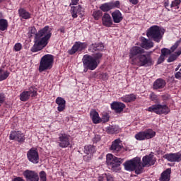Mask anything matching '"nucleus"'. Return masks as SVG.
Segmentation results:
<instances>
[{"mask_svg": "<svg viewBox=\"0 0 181 181\" xmlns=\"http://www.w3.org/2000/svg\"><path fill=\"white\" fill-rule=\"evenodd\" d=\"M49 29V25H47L38 31V35H37L38 40L36 41L37 45H38V52L47 46L49 40L52 37V31Z\"/></svg>", "mask_w": 181, "mask_h": 181, "instance_id": "obj_1", "label": "nucleus"}, {"mask_svg": "<svg viewBox=\"0 0 181 181\" xmlns=\"http://www.w3.org/2000/svg\"><path fill=\"white\" fill-rule=\"evenodd\" d=\"M101 59H103V53H96L93 57L85 54L82 59L83 66L88 70H95L96 67H98Z\"/></svg>", "mask_w": 181, "mask_h": 181, "instance_id": "obj_2", "label": "nucleus"}, {"mask_svg": "<svg viewBox=\"0 0 181 181\" xmlns=\"http://www.w3.org/2000/svg\"><path fill=\"white\" fill-rule=\"evenodd\" d=\"M125 170L129 172L135 171L136 175H141L144 172L141 158L136 157L132 160H127L124 163Z\"/></svg>", "mask_w": 181, "mask_h": 181, "instance_id": "obj_3", "label": "nucleus"}, {"mask_svg": "<svg viewBox=\"0 0 181 181\" xmlns=\"http://www.w3.org/2000/svg\"><path fill=\"white\" fill-rule=\"evenodd\" d=\"M125 159L116 157L115 156L108 153L106 156V163L112 172H119L121 170V165L124 163Z\"/></svg>", "mask_w": 181, "mask_h": 181, "instance_id": "obj_4", "label": "nucleus"}, {"mask_svg": "<svg viewBox=\"0 0 181 181\" xmlns=\"http://www.w3.org/2000/svg\"><path fill=\"white\" fill-rule=\"evenodd\" d=\"M163 35H165V30L160 29L158 25L150 27L146 32V36L148 39L153 40V42H156V43H159L160 40H162Z\"/></svg>", "mask_w": 181, "mask_h": 181, "instance_id": "obj_5", "label": "nucleus"}, {"mask_svg": "<svg viewBox=\"0 0 181 181\" xmlns=\"http://www.w3.org/2000/svg\"><path fill=\"white\" fill-rule=\"evenodd\" d=\"M132 64L139 67H151V66H153V59H152L150 54H141L132 59Z\"/></svg>", "mask_w": 181, "mask_h": 181, "instance_id": "obj_6", "label": "nucleus"}, {"mask_svg": "<svg viewBox=\"0 0 181 181\" xmlns=\"http://www.w3.org/2000/svg\"><path fill=\"white\" fill-rule=\"evenodd\" d=\"M54 62V57L52 54L44 55L40 60L39 66V71L42 73L45 70H50L53 67V63Z\"/></svg>", "mask_w": 181, "mask_h": 181, "instance_id": "obj_7", "label": "nucleus"}, {"mask_svg": "<svg viewBox=\"0 0 181 181\" xmlns=\"http://www.w3.org/2000/svg\"><path fill=\"white\" fill-rule=\"evenodd\" d=\"M148 111L149 112H155V114H158V115H162V114L168 115L170 112V108L166 105L156 104L149 107Z\"/></svg>", "mask_w": 181, "mask_h": 181, "instance_id": "obj_8", "label": "nucleus"}, {"mask_svg": "<svg viewBox=\"0 0 181 181\" xmlns=\"http://www.w3.org/2000/svg\"><path fill=\"white\" fill-rule=\"evenodd\" d=\"M37 36H39V32H37L36 28H35V26L29 27L28 37H29V39H32V37H34V45L31 48V52H33V53H36V52H39V45H37V40H39Z\"/></svg>", "mask_w": 181, "mask_h": 181, "instance_id": "obj_9", "label": "nucleus"}, {"mask_svg": "<svg viewBox=\"0 0 181 181\" xmlns=\"http://www.w3.org/2000/svg\"><path fill=\"white\" fill-rule=\"evenodd\" d=\"M27 158L31 163H34L35 165L39 163V151H37V148H31L27 152Z\"/></svg>", "mask_w": 181, "mask_h": 181, "instance_id": "obj_10", "label": "nucleus"}, {"mask_svg": "<svg viewBox=\"0 0 181 181\" xmlns=\"http://www.w3.org/2000/svg\"><path fill=\"white\" fill-rule=\"evenodd\" d=\"M88 50L90 53L97 54V53H103V52H105V46H104L103 42H95L89 45Z\"/></svg>", "mask_w": 181, "mask_h": 181, "instance_id": "obj_11", "label": "nucleus"}, {"mask_svg": "<svg viewBox=\"0 0 181 181\" xmlns=\"http://www.w3.org/2000/svg\"><path fill=\"white\" fill-rule=\"evenodd\" d=\"M84 49H87V43L81 42H76L71 49L68 51L69 54H74L76 52H82Z\"/></svg>", "mask_w": 181, "mask_h": 181, "instance_id": "obj_12", "label": "nucleus"}, {"mask_svg": "<svg viewBox=\"0 0 181 181\" xmlns=\"http://www.w3.org/2000/svg\"><path fill=\"white\" fill-rule=\"evenodd\" d=\"M124 146L122 145V141L121 139H117L112 142V145L110 147V150L113 152V153H119L122 151Z\"/></svg>", "mask_w": 181, "mask_h": 181, "instance_id": "obj_13", "label": "nucleus"}, {"mask_svg": "<svg viewBox=\"0 0 181 181\" xmlns=\"http://www.w3.org/2000/svg\"><path fill=\"white\" fill-rule=\"evenodd\" d=\"M23 175L27 181H39V175L35 171L26 170Z\"/></svg>", "mask_w": 181, "mask_h": 181, "instance_id": "obj_14", "label": "nucleus"}, {"mask_svg": "<svg viewBox=\"0 0 181 181\" xmlns=\"http://www.w3.org/2000/svg\"><path fill=\"white\" fill-rule=\"evenodd\" d=\"M58 144L60 148H67L70 145V138L66 134H61L58 138Z\"/></svg>", "mask_w": 181, "mask_h": 181, "instance_id": "obj_15", "label": "nucleus"}, {"mask_svg": "<svg viewBox=\"0 0 181 181\" xmlns=\"http://www.w3.org/2000/svg\"><path fill=\"white\" fill-rule=\"evenodd\" d=\"M163 158L167 159L168 162H181V153L180 152L167 153L163 156Z\"/></svg>", "mask_w": 181, "mask_h": 181, "instance_id": "obj_16", "label": "nucleus"}, {"mask_svg": "<svg viewBox=\"0 0 181 181\" xmlns=\"http://www.w3.org/2000/svg\"><path fill=\"white\" fill-rule=\"evenodd\" d=\"M142 162L143 163H141V168H143L144 170V168H145L146 166L153 165L156 160L153 159V155L149 154L143 157Z\"/></svg>", "mask_w": 181, "mask_h": 181, "instance_id": "obj_17", "label": "nucleus"}, {"mask_svg": "<svg viewBox=\"0 0 181 181\" xmlns=\"http://www.w3.org/2000/svg\"><path fill=\"white\" fill-rule=\"evenodd\" d=\"M71 12L72 18H77L78 16H79V18H83L84 15V8H83L81 6L78 5L71 7Z\"/></svg>", "mask_w": 181, "mask_h": 181, "instance_id": "obj_18", "label": "nucleus"}, {"mask_svg": "<svg viewBox=\"0 0 181 181\" xmlns=\"http://www.w3.org/2000/svg\"><path fill=\"white\" fill-rule=\"evenodd\" d=\"M11 140L15 139L18 142H20L21 144H23L25 142V135L22 134L21 132H12L10 134L9 136Z\"/></svg>", "mask_w": 181, "mask_h": 181, "instance_id": "obj_19", "label": "nucleus"}, {"mask_svg": "<svg viewBox=\"0 0 181 181\" xmlns=\"http://www.w3.org/2000/svg\"><path fill=\"white\" fill-rule=\"evenodd\" d=\"M181 40H177L171 47L170 49L167 48H163L161 49V54L164 57L169 56V54H172V52L175 51V49L179 47V45H180Z\"/></svg>", "mask_w": 181, "mask_h": 181, "instance_id": "obj_20", "label": "nucleus"}, {"mask_svg": "<svg viewBox=\"0 0 181 181\" xmlns=\"http://www.w3.org/2000/svg\"><path fill=\"white\" fill-rule=\"evenodd\" d=\"M112 18L108 13H105L102 16V25L106 28H111L112 26Z\"/></svg>", "mask_w": 181, "mask_h": 181, "instance_id": "obj_21", "label": "nucleus"}, {"mask_svg": "<svg viewBox=\"0 0 181 181\" xmlns=\"http://www.w3.org/2000/svg\"><path fill=\"white\" fill-rule=\"evenodd\" d=\"M111 108L117 114H119L124 111L125 108V104L121 102H113L111 104Z\"/></svg>", "mask_w": 181, "mask_h": 181, "instance_id": "obj_22", "label": "nucleus"}, {"mask_svg": "<svg viewBox=\"0 0 181 181\" xmlns=\"http://www.w3.org/2000/svg\"><path fill=\"white\" fill-rule=\"evenodd\" d=\"M144 52L145 50L140 47H132L130 49L129 58L132 59L135 56H138V54L141 55L142 53H144Z\"/></svg>", "mask_w": 181, "mask_h": 181, "instance_id": "obj_23", "label": "nucleus"}, {"mask_svg": "<svg viewBox=\"0 0 181 181\" xmlns=\"http://www.w3.org/2000/svg\"><path fill=\"white\" fill-rule=\"evenodd\" d=\"M56 104H57V110L59 112H62L64 110H66V100L62 97L57 98L55 100Z\"/></svg>", "mask_w": 181, "mask_h": 181, "instance_id": "obj_24", "label": "nucleus"}, {"mask_svg": "<svg viewBox=\"0 0 181 181\" xmlns=\"http://www.w3.org/2000/svg\"><path fill=\"white\" fill-rule=\"evenodd\" d=\"M112 17L114 23H119L122 21V19H124V17H122V13H121V11H119V10H116L112 12Z\"/></svg>", "mask_w": 181, "mask_h": 181, "instance_id": "obj_25", "label": "nucleus"}, {"mask_svg": "<svg viewBox=\"0 0 181 181\" xmlns=\"http://www.w3.org/2000/svg\"><path fill=\"white\" fill-rule=\"evenodd\" d=\"M170 173H172V169L168 168L164 170L159 178L160 181H169L170 180Z\"/></svg>", "mask_w": 181, "mask_h": 181, "instance_id": "obj_26", "label": "nucleus"}, {"mask_svg": "<svg viewBox=\"0 0 181 181\" xmlns=\"http://www.w3.org/2000/svg\"><path fill=\"white\" fill-rule=\"evenodd\" d=\"M90 116L93 124H100V122H102L101 119L100 118V115L96 110H91L90 112Z\"/></svg>", "mask_w": 181, "mask_h": 181, "instance_id": "obj_27", "label": "nucleus"}, {"mask_svg": "<svg viewBox=\"0 0 181 181\" xmlns=\"http://www.w3.org/2000/svg\"><path fill=\"white\" fill-rule=\"evenodd\" d=\"M165 86H166V81L162 78H158L153 83V88L154 90H160L163 88Z\"/></svg>", "mask_w": 181, "mask_h": 181, "instance_id": "obj_28", "label": "nucleus"}, {"mask_svg": "<svg viewBox=\"0 0 181 181\" xmlns=\"http://www.w3.org/2000/svg\"><path fill=\"white\" fill-rule=\"evenodd\" d=\"M141 47L148 50V49L153 47V42L143 37L141 38Z\"/></svg>", "mask_w": 181, "mask_h": 181, "instance_id": "obj_29", "label": "nucleus"}, {"mask_svg": "<svg viewBox=\"0 0 181 181\" xmlns=\"http://www.w3.org/2000/svg\"><path fill=\"white\" fill-rule=\"evenodd\" d=\"M119 131H120L119 127L117 125L109 126L106 128L107 134H110V135H112L114 134H118Z\"/></svg>", "mask_w": 181, "mask_h": 181, "instance_id": "obj_30", "label": "nucleus"}, {"mask_svg": "<svg viewBox=\"0 0 181 181\" xmlns=\"http://www.w3.org/2000/svg\"><path fill=\"white\" fill-rule=\"evenodd\" d=\"M122 101L124 103H132L136 100V95L134 93L126 95L121 98Z\"/></svg>", "mask_w": 181, "mask_h": 181, "instance_id": "obj_31", "label": "nucleus"}, {"mask_svg": "<svg viewBox=\"0 0 181 181\" xmlns=\"http://www.w3.org/2000/svg\"><path fill=\"white\" fill-rule=\"evenodd\" d=\"M18 14L23 19H30V13L28 12L24 8H20L18 10Z\"/></svg>", "mask_w": 181, "mask_h": 181, "instance_id": "obj_32", "label": "nucleus"}, {"mask_svg": "<svg viewBox=\"0 0 181 181\" xmlns=\"http://www.w3.org/2000/svg\"><path fill=\"white\" fill-rule=\"evenodd\" d=\"M156 135V132L152 130V129H148L144 131V136L146 139H152V138L155 137Z\"/></svg>", "mask_w": 181, "mask_h": 181, "instance_id": "obj_33", "label": "nucleus"}, {"mask_svg": "<svg viewBox=\"0 0 181 181\" xmlns=\"http://www.w3.org/2000/svg\"><path fill=\"white\" fill-rule=\"evenodd\" d=\"M8 20L5 18H0V30L1 32H5V30H8Z\"/></svg>", "mask_w": 181, "mask_h": 181, "instance_id": "obj_34", "label": "nucleus"}, {"mask_svg": "<svg viewBox=\"0 0 181 181\" xmlns=\"http://www.w3.org/2000/svg\"><path fill=\"white\" fill-rule=\"evenodd\" d=\"M94 152H95V148L94 146L91 144L85 146L84 153H86V155H91L92 153H94Z\"/></svg>", "mask_w": 181, "mask_h": 181, "instance_id": "obj_35", "label": "nucleus"}, {"mask_svg": "<svg viewBox=\"0 0 181 181\" xmlns=\"http://www.w3.org/2000/svg\"><path fill=\"white\" fill-rule=\"evenodd\" d=\"M100 9L103 12H109V11H111V9H112V7L111 6V2L105 3V4H102L100 6Z\"/></svg>", "mask_w": 181, "mask_h": 181, "instance_id": "obj_36", "label": "nucleus"}, {"mask_svg": "<svg viewBox=\"0 0 181 181\" xmlns=\"http://www.w3.org/2000/svg\"><path fill=\"white\" fill-rule=\"evenodd\" d=\"M28 95L31 97L32 98H35V97H37V88H36L34 86H31L29 88L28 91Z\"/></svg>", "mask_w": 181, "mask_h": 181, "instance_id": "obj_37", "label": "nucleus"}, {"mask_svg": "<svg viewBox=\"0 0 181 181\" xmlns=\"http://www.w3.org/2000/svg\"><path fill=\"white\" fill-rule=\"evenodd\" d=\"M30 98V96L29 95V93L28 91H23L20 94V100L21 101H28Z\"/></svg>", "mask_w": 181, "mask_h": 181, "instance_id": "obj_38", "label": "nucleus"}, {"mask_svg": "<svg viewBox=\"0 0 181 181\" xmlns=\"http://www.w3.org/2000/svg\"><path fill=\"white\" fill-rule=\"evenodd\" d=\"M92 16L95 21H98L103 16V11L101 10H96L93 11Z\"/></svg>", "mask_w": 181, "mask_h": 181, "instance_id": "obj_39", "label": "nucleus"}, {"mask_svg": "<svg viewBox=\"0 0 181 181\" xmlns=\"http://www.w3.org/2000/svg\"><path fill=\"white\" fill-rule=\"evenodd\" d=\"M9 77V71H6L2 74V69H0V81H4V80H6Z\"/></svg>", "mask_w": 181, "mask_h": 181, "instance_id": "obj_40", "label": "nucleus"}, {"mask_svg": "<svg viewBox=\"0 0 181 181\" xmlns=\"http://www.w3.org/2000/svg\"><path fill=\"white\" fill-rule=\"evenodd\" d=\"M135 139L137 141H145V139H146V137H145V132H140L137 133L135 135Z\"/></svg>", "mask_w": 181, "mask_h": 181, "instance_id": "obj_41", "label": "nucleus"}, {"mask_svg": "<svg viewBox=\"0 0 181 181\" xmlns=\"http://www.w3.org/2000/svg\"><path fill=\"white\" fill-rule=\"evenodd\" d=\"M181 4L180 0H174L170 4V8H175V9H179V6Z\"/></svg>", "mask_w": 181, "mask_h": 181, "instance_id": "obj_42", "label": "nucleus"}, {"mask_svg": "<svg viewBox=\"0 0 181 181\" xmlns=\"http://www.w3.org/2000/svg\"><path fill=\"white\" fill-rule=\"evenodd\" d=\"M110 5L112 6V9H114L115 8H119V6H121V3L119 1H116L115 2H110Z\"/></svg>", "mask_w": 181, "mask_h": 181, "instance_id": "obj_43", "label": "nucleus"}, {"mask_svg": "<svg viewBox=\"0 0 181 181\" xmlns=\"http://www.w3.org/2000/svg\"><path fill=\"white\" fill-rule=\"evenodd\" d=\"M176 59H177V55L173 54L168 57L167 62L168 63H172V62H175Z\"/></svg>", "mask_w": 181, "mask_h": 181, "instance_id": "obj_44", "label": "nucleus"}, {"mask_svg": "<svg viewBox=\"0 0 181 181\" xmlns=\"http://www.w3.org/2000/svg\"><path fill=\"white\" fill-rule=\"evenodd\" d=\"M40 181H46L47 178H46V172L45 171H41L40 173Z\"/></svg>", "mask_w": 181, "mask_h": 181, "instance_id": "obj_45", "label": "nucleus"}, {"mask_svg": "<svg viewBox=\"0 0 181 181\" xmlns=\"http://www.w3.org/2000/svg\"><path fill=\"white\" fill-rule=\"evenodd\" d=\"M101 120L103 121V122H108L110 121V116H108V114H105Z\"/></svg>", "mask_w": 181, "mask_h": 181, "instance_id": "obj_46", "label": "nucleus"}, {"mask_svg": "<svg viewBox=\"0 0 181 181\" xmlns=\"http://www.w3.org/2000/svg\"><path fill=\"white\" fill-rule=\"evenodd\" d=\"M22 49V45L21 43H16L14 46V50L16 52H20Z\"/></svg>", "mask_w": 181, "mask_h": 181, "instance_id": "obj_47", "label": "nucleus"}, {"mask_svg": "<svg viewBox=\"0 0 181 181\" xmlns=\"http://www.w3.org/2000/svg\"><path fill=\"white\" fill-rule=\"evenodd\" d=\"M150 100H151V101H157L158 100V95H156L155 94V93H151L150 94Z\"/></svg>", "mask_w": 181, "mask_h": 181, "instance_id": "obj_48", "label": "nucleus"}, {"mask_svg": "<svg viewBox=\"0 0 181 181\" xmlns=\"http://www.w3.org/2000/svg\"><path fill=\"white\" fill-rule=\"evenodd\" d=\"M165 56L161 54L158 59V64H160L165 62Z\"/></svg>", "mask_w": 181, "mask_h": 181, "instance_id": "obj_49", "label": "nucleus"}, {"mask_svg": "<svg viewBox=\"0 0 181 181\" xmlns=\"http://www.w3.org/2000/svg\"><path fill=\"white\" fill-rule=\"evenodd\" d=\"M105 177L106 178L107 181H114V177L110 174H105Z\"/></svg>", "mask_w": 181, "mask_h": 181, "instance_id": "obj_50", "label": "nucleus"}, {"mask_svg": "<svg viewBox=\"0 0 181 181\" xmlns=\"http://www.w3.org/2000/svg\"><path fill=\"white\" fill-rule=\"evenodd\" d=\"M93 142L97 144V142H100L101 141V136L100 135H96L93 139Z\"/></svg>", "mask_w": 181, "mask_h": 181, "instance_id": "obj_51", "label": "nucleus"}, {"mask_svg": "<svg viewBox=\"0 0 181 181\" xmlns=\"http://www.w3.org/2000/svg\"><path fill=\"white\" fill-rule=\"evenodd\" d=\"M175 77L177 78V80H181V72L177 71L175 74Z\"/></svg>", "mask_w": 181, "mask_h": 181, "instance_id": "obj_52", "label": "nucleus"}, {"mask_svg": "<svg viewBox=\"0 0 181 181\" xmlns=\"http://www.w3.org/2000/svg\"><path fill=\"white\" fill-rule=\"evenodd\" d=\"M83 160H86V162H88V160H91V156H83Z\"/></svg>", "mask_w": 181, "mask_h": 181, "instance_id": "obj_53", "label": "nucleus"}, {"mask_svg": "<svg viewBox=\"0 0 181 181\" xmlns=\"http://www.w3.org/2000/svg\"><path fill=\"white\" fill-rule=\"evenodd\" d=\"M5 101V96L4 95L0 94V103H2Z\"/></svg>", "mask_w": 181, "mask_h": 181, "instance_id": "obj_54", "label": "nucleus"}, {"mask_svg": "<svg viewBox=\"0 0 181 181\" xmlns=\"http://www.w3.org/2000/svg\"><path fill=\"white\" fill-rule=\"evenodd\" d=\"M129 2H130L131 4H132L133 5H138V2H139L138 0H129Z\"/></svg>", "mask_w": 181, "mask_h": 181, "instance_id": "obj_55", "label": "nucleus"}, {"mask_svg": "<svg viewBox=\"0 0 181 181\" xmlns=\"http://www.w3.org/2000/svg\"><path fill=\"white\" fill-rule=\"evenodd\" d=\"M78 1L80 0H71V5H77V4H78Z\"/></svg>", "mask_w": 181, "mask_h": 181, "instance_id": "obj_56", "label": "nucleus"}, {"mask_svg": "<svg viewBox=\"0 0 181 181\" xmlns=\"http://www.w3.org/2000/svg\"><path fill=\"white\" fill-rule=\"evenodd\" d=\"M13 181H24V180L22 177H17L14 178Z\"/></svg>", "mask_w": 181, "mask_h": 181, "instance_id": "obj_57", "label": "nucleus"}, {"mask_svg": "<svg viewBox=\"0 0 181 181\" xmlns=\"http://www.w3.org/2000/svg\"><path fill=\"white\" fill-rule=\"evenodd\" d=\"M164 6L166 9H168V8L169 7V0H167L166 1H165Z\"/></svg>", "mask_w": 181, "mask_h": 181, "instance_id": "obj_58", "label": "nucleus"}, {"mask_svg": "<svg viewBox=\"0 0 181 181\" xmlns=\"http://www.w3.org/2000/svg\"><path fill=\"white\" fill-rule=\"evenodd\" d=\"M102 78H103V80H107V78H108V75L107 74H102Z\"/></svg>", "mask_w": 181, "mask_h": 181, "instance_id": "obj_59", "label": "nucleus"}, {"mask_svg": "<svg viewBox=\"0 0 181 181\" xmlns=\"http://www.w3.org/2000/svg\"><path fill=\"white\" fill-rule=\"evenodd\" d=\"M59 32H61V33H66V30L64 28V27H62L59 30Z\"/></svg>", "mask_w": 181, "mask_h": 181, "instance_id": "obj_60", "label": "nucleus"}, {"mask_svg": "<svg viewBox=\"0 0 181 181\" xmlns=\"http://www.w3.org/2000/svg\"><path fill=\"white\" fill-rule=\"evenodd\" d=\"M104 177H105V175L98 177V181H104Z\"/></svg>", "mask_w": 181, "mask_h": 181, "instance_id": "obj_61", "label": "nucleus"}, {"mask_svg": "<svg viewBox=\"0 0 181 181\" xmlns=\"http://www.w3.org/2000/svg\"><path fill=\"white\" fill-rule=\"evenodd\" d=\"M179 69H180V64H179L177 66V67L175 69V71H177V70H179Z\"/></svg>", "mask_w": 181, "mask_h": 181, "instance_id": "obj_62", "label": "nucleus"}, {"mask_svg": "<svg viewBox=\"0 0 181 181\" xmlns=\"http://www.w3.org/2000/svg\"><path fill=\"white\" fill-rule=\"evenodd\" d=\"M87 70H88V69L86 68V69L83 70V71H84L85 73H86Z\"/></svg>", "mask_w": 181, "mask_h": 181, "instance_id": "obj_63", "label": "nucleus"}, {"mask_svg": "<svg viewBox=\"0 0 181 181\" xmlns=\"http://www.w3.org/2000/svg\"><path fill=\"white\" fill-rule=\"evenodd\" d=\"M162 97H163V98H165V97L166 98H168V97H166V95H162Z\"/></svg>", "mask_w": 181, "mask_h": 181, "instance_id": "obj_64", "label": "nucleus"}]
</instances>
